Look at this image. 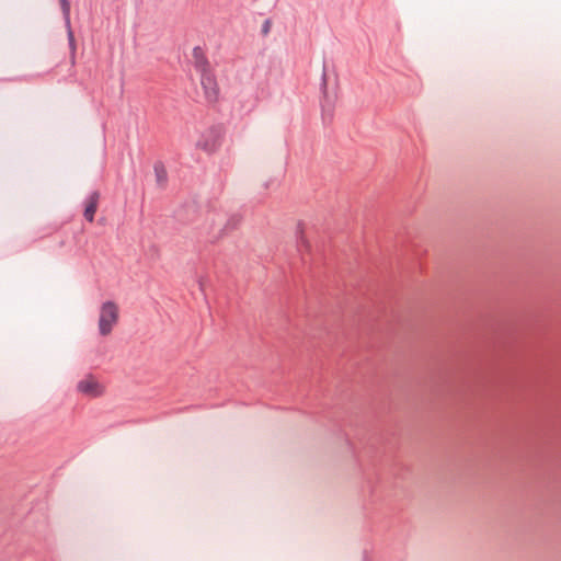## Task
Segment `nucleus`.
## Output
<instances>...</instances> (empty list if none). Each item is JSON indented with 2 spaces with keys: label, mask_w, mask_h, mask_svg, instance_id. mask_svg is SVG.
Listing matches in <instances>:
<instances>
[{
  "label": "nucleus",
  "mask_w": 561,
  "mask_h": 561,
  "mask_svg": "<svg viewBox=\"0 0 561 561\" xmlns=\"http://www.w3.org/2000/svg\"><path fill=\"white\" fill-rule=\"evenodd\" d=\"M118 320V308L113 301H105L101 306L99 317L100 334L105 336L111 333L113 327Z\"/></svg>",
  "instance_id": "nucleus-1"
},
{
  "label": "nucleus",
  "mask_w": 561,
  "mask_h": 561,
  "mask_svg": "<svg viewBox=\"0 0 561 561\" xmlns=\"http://www.w3.org/2000/svg\"><path fill=\"white\" fill-rule=\"evenodd\" d=\"M201 84L204 90L205 98L208 102H215L219 95V89L211 69L199 72Z\"/></svg>",
  "instance_id": "nucleus-2"
},
{
  "label": "nucleus",
  "mask_w": 561,
  "mask_h": 561,
  "mask_svg": "<svg viewBox=\"0 0 561 561\" xmlns=\"http://www.w3.org/2000/svg\"><path fill=\"white\" fill-rule=\"evenodd\" d=\"M321 91L323 94V99L321 102L322 108V117L324 121L330 119L333 113V100L330 98L327 91V75H325V66L323 67L322 73V82H321Z\"/></svg>",
  "instance_id": "nucleus-3"
},
{
  "label": "nucleus",
  "mask_w": 561,
  "mask_h": 561,
  "mask_svg": "<svg viewBox=\"0 0 561 561\" xmlns=\"http://www.w3.org/2000/svg\"><path fill=\"white\" fill-rule=\"evenodd\" d=\"M220 137L221 127H213L205 135L204 139L198 142V146L202 147L205 151H214L219 144Z\"/></svg>",
  "instance_id": "nucleus-4"
},
{
  "label": "nucleus",
  "mask_w": 561,
  "mask_h": 561,
  "mask_svg": "<svg viewBox=\"0 0 561 561\" xmlns=\"http://www.w3.org/2000/svg\"><path fill=\"white\" fill-rule=\"evenodd\" d=\"M77 389L89 397H99L102 393V387L92 377L80 380Z\"/></svg>",
  "instance_id": "nucleus-5"
},
{
  "label": "nucleus",
  "mask_w": 561,
  "mask_h": 561,
  "mask_svg": "<svg viewBox=\"0 0 561 561\" xmlns=\"http://www.w3.org/2000/svg\"><path fill=\"white\" fill-rule=\"evenodd\" d=\"M59 3L62 11L65 25L67 27L69 45L72 49H75V36L70 25V2L68 0H59Z\"/></svg>",
  "instance_id": "nucleus-6"
},
{
  "label": "nucleus",
  "mask_w": 561,
  "mask_h": 561,
  "mask_svg": "<svg viewBox=\"0 0 561 561\" xmlns=\"http://www.w3.org/2000/svg\"><path fill=\"white\" fill-rule=\"evenodd\" d=\"M156 185L158 188L163 190L168 185V172L161 161H157L153 165Z\"/></svg>",
  "instance_id": "nucleus-7"
},
{
  "label": "nucleus",
  "mask_w": 561,
  "mask_h": 561,
  "mask_svg": "<svg viewBox=\"0 0 561 561\" xmlns=\"http://www.w3.org/2000/svg\"><path fill=\"white\" fill-rule=\"evenodd\" d=\"M193 59L195 69L198 72H203L210 69V65L207 58L204 56V53L201 47L196 46L193 49Z\"/></svg>",
  "instance_id": "nucleus-8"
},
{
  "label": "nucleus",
  "mask_w": 561,
  "mask_h": 561,
  "mask_svg": "<svg viewBox=\"0 0 561 561\" xmlns=\"http://www.w3.org/2000/svg\"><path fill=\"white\" fill-rule=\"evenodd\" d=\"M98 199H99V193L98 192H93L90 195L89 201H88V203L85 205L84 217L89 221H92L93 218H94V214L96 211V206H98Z\"/></svg>",
  "instance_id": "nucleus-9"
},
{
  "label": "nucleus",
  "mask_w": 561,
  "mask_h": 561,
  "mask_svg": "<svg viewBox=\"0 0 561 561\" xmlns=\"http://www.w3.org/2000/svg\"><path fill=\"white\" fill-rule=\"evenodd\" d=\"M297 233H298V236H297V248H298V251L300 253H302V251H309L310 250V244L306 240V238L304 237L302 230L300 228H299Z\"/></svg>",
  "instance_id": "nucleus-10"
},
{
  "label": "nucleus",
  "mask_w": 561,
  "mask_h": 561,
  "mask_svg": "<svg viewBox=\"0 0 561 561\" xmlns=\"http://www.w3.org/2000/svg\"><path fill=\"white\" fill-rule=\"evenodd\" d=\"M271 27H272V22H271V20H268V19H267V20H265V21L263 22V24H262V28H261V33H262V35L266 36V35L270 33Z\"/></svg>",
  "instance_id": "nucleus-11"
},
{
  "label": "nucleus",
  "mask_w": 561,
  "mask_h": 561,
  "mask_svg": "<svg viewBox=\"0 0 561 561\" xmlns=\"http://www.w3.org/2000/svg\"><path fill=\"white\" fill-rule=\"evenodd\" d=\"M239 221H240L239 216H237V215H236V216H232V217L228 220L227 226H226V228H225V229H232V228L237 227V225L239 224Z\"/></svg>",
  "instance_id": "nucleus-12"
},
{
  "label": "nucleus",
  "mask_w": 561,
  "mask_h": 561,
  "mask_svg": "<svg viewBox=\"0 0 561 561\" xmlns=\"http://www.w3.org/2000/svg\"><path fill=\"white\" fill-rule=\"evenodd\" d=\"M360 561H370L368 552L366 550L363 552Z\"/></svg>",
  "instance_id": "nucleus-13"
},
{
  "label": "nucleus",
  "mask_w": 561,
  "mask_h": 561,
  "mask_svg": "<svg viewBox=\"0 0 561 561\" xmlns=\"http://www.w3.org/2000/svg\"><path fill=\"white\" fill-rule=\"evenodd\" d=\"M178 217H179V220H183V221H185V220H188V219H190V218H184V217H182V216H181V214H179V215H178Z\"/></svg>",
  "instance_id": "nucleus-14"
}]
</instances>
